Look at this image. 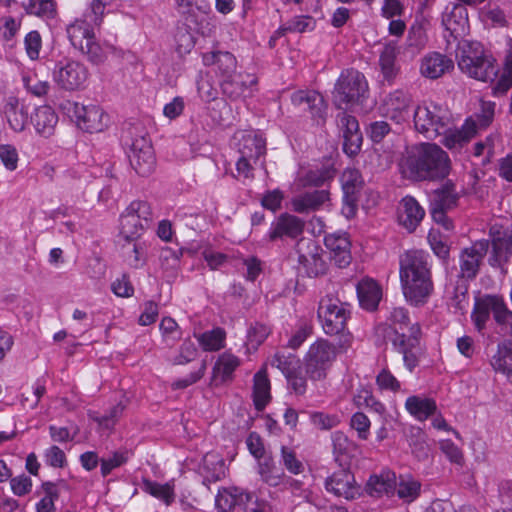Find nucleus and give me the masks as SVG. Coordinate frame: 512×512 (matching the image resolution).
I'll list each match as a JSON object with an SVG mask.
<instances>
[{
    "label": "nucleus",
    "instance_id": "774afa93",
    "mask_svg": "<svg viewBox=\"0 0 512 512\" xmlns=\"http://www.w3.org/2000/svg\"><path fill=\"white\" fill-rule=\"evenodd\" d=\"M350 427L357 432L360 440H367L370 436L371 421L363 412H355L350 419Z\"/></svg>",
    "mask_w": 512,
    "mask_h": 512
},
{
    "label": "nucleus",
    "instance_id": "2f4dec72",
    "mask_svg": "<svg viewBox=\"0 0 512 512\" xmlns=\"http://www.w3.org/2000/svg\"><path fill=\"white\" fill-rule=\"evenodd\" d=\"M3 114L9 127L14 132L24 131L28 121V111L24 103H21L16 96L6 98L3 106Z\"/></svg>",
    "mask_w": 512,
    "mask_h": 512
},
{
    "label": "nucleus",
    "instance_id": "09e8293b",
    "mask_svg": "<svg viewBox=\"0 0 512 512\" xmlns=\"http://www.w3.org/2000/svg\"><path fill=\"white\" fill-rule=\"evenodd\" d=\"M272 367H276L285 376L301 367L299 357L291 352L277 351L270 360Z\"/></svg>",
    "mask_w": 512,
    "mask_h": 512
},
{
    "label": "nucleus",
    "instance_id": "4be33fe9",
    "mask_svg": "<svg viewBox=\"0 0 512 512\" xmlns=\"http://www.w3.org/2000/svg\"><path fill=\"white\" fill-rule=\"evenodd\" d=\"M325 489L329 493L347 500L354 499L359 494L354 475L344 469L335 471L326 479Z\"/></svg>",
    "mask_w": 512,
    "mask_h": 512
},
{
    "label": "nucleus",
    "instance_id": "7c9ffc66",
    "mask_svg": "<svg viewBox=\"0 0 512 512\" xmlns=\"http://www.w3.org/2000/svg\"><path fill=\"white\" fill-rule=\"evenodd\" d=\"M454 68L453 61L447 56L432 52L424 56L420 64V73L428 79H438Z\"/></svg>",
    "mask_w": 512,
    "mask_h": 512
},
{
    "label": "nucleus",
    "instance_id": "f3484780",
    "mask_svg": "<svg viewBox=\"0 0 512 512\" xmlns=\"http://www.w3.org/2000/svg\"><path fill=\"white\" fill-rule=\"evenodd\" d=\"M411 94L404 89H395L388 93L380 105L381 114L396 123H402L410 117Z\"/></svg>",
    "mask_w": 512,
    "mask_h": 512
},
{
    "label": "nucleus",
    "instance_id": "de8ad7c7",
    "mask_svg": "<svg viewBox=\"0 0 512 512\" xmlns=\"http://www.w3.org/2000/svg\"><path fill=\"white\" fill-rule=\"evenodd\" d=\"M159 330L162 337V342L169 348L182 339L183 331L176 320L172 317L166 316L161 319Z\"/></svg>",
    "mask_w": 512,
    "mask_h": 512
},
{
    "label": "nucleus",
    "instance_id": "603ef678",
    "mask_svg": "<svg viewBox=\"0 0 512 512\" xmlns=\"http://www.w3.org/2000/svg\"><path fill=\"white\" fill-rule=\"evenodd\" d=\"M272 333V326L267 322L255 321L247 330V344L257 349Z\"/></svg>",
    "mask_w": 512,
    "mask_h": 512
},
{
    "label": "nucleus",
    "instance_id": "1a4fd4ad",
    "mask_svg": "<svg viewBox=\"0 0 512 512\" xmlns=\"http://www.w3.org/2000/svg\"><path fill=\"white\" fill-rule=\"evenodd\" d=\"M63 113L69 117L83 131L97 133L108 126V115L96 104H80L66 100L61 104Z\"/></svg>",
    "mask_w": 512,
    "mask_h": 512
},
{
    "label": "nucleus",
    "instance_id": "393cba45",
    "mask_svg": "<svg viewBox=\"0 0 512 512\" xmlns=\"http://www.w3.org/2000/svg\"><path fill=\"white\" fill-rule=\"evenodd\" d=\"M399 47L396 42L389 41L384 44L378 59L382 79L389 86L393 85L400 74V65L397 62Z\"/></svg>",
    "mask_w": 512,
    "mask_h": 512
},
{
    "label": "nucleus",
    "instance_id": "a878e982",
    "mask_svg": "<svg viewBox=\"0 0 512 512\" xmlns=\"http://www.w3.org/2000/svg\"><path fill=\"white\" fill-rule=\"evenodd\" d=\"M253 495L238 487L221 488L215 498L216 507L222 512H232L235 508L246 510Z\"/></svg>",
    "mask_w": 512,
    "mask_h": 512
},
{
    "label": "nucleus",
    "instance_id": "6e6552de",
    "mask_svg": "<svg viewBox=\"0 0 512 512\" xmlns=\"http://www.w3.org/2000/svg\"><path fill=\"white\" fill-rule=\"evenodd\" d=\"M416 130L426 138L434 139L452 125V114L443 105L430 102L419 105L414 112Z\"/></svg>",
    "mask_w": 512,
    "mask_h": 512
},
{
    "label": "nucleus",
    "instance_id": "f8f14e48",
    "mask_svg": "<svg viewBox=\"0 0 512 512\" xmlns=\"http://www.w3.org/2000/svg\"><path fill=\"white\" fill-rule=\"evenodd\" d=\"M488 252L489 240L486 239L475 240L469 247L461 249L458 258L459 278L464 281L474 280Z\"/></svg>",
    "mask_w": 512,
    "mask_h": 512
},
{
    "label": "nucleus",
    "instance_id": "cd10ccee",
    "mask_svg": "<svg viewBox=\"0 0 512 512\" xmlns=\"http://www.w3.org/2000/svg\"><path fill=\"white\" fill-rule=\"evenodd\" d=\"M330 200V192L327 189L306 191L295 196L292 201L293 211L304 214L320 210Z\"/></svg>",
    "mask_w": 512,
    "mask_h": 512
},
{
    "label": "nucleus",
    "instance_id": "a19ab883",
    "mask_svg": "<svg viewBox=\"0 0 512 512\" xmlns=\"http://www.w3.org/2000/svg\"><path fill=\"white\" fill-rule=\"evenodd\" d=\"M68 39L75 49H83L88 38H93L94 31L87 19H77L66 28Z\"/></svg>",
    "mask_w": 512,
    "mask_h": 512
},
{
    "label": "nucleus",
    "instance_id": "c756f323",
    "mask_svg": "<svg viewBox=\"0 0 512 512\" xmlns=\"http://www.w3.org/2000/svg\"><path fill=\"white\" fill-rule=\"evenodd\" d=\"M425 216V210L412 196H405L400 202L399 222L408 230L414 232Z\"/></svg>",
    "mask_w": 512,
    "mask_h": 512
},
{
    "label": "nucleus",
    "instance_id": "9b49d317",
    "mask_svg": "<svg viewBox=\"0 0 512 512\" xmlns=\"http://www.w3.org/2000/svg\"><path fill=\"white\" fill-rule=\"evenodd\" d=\"M128 158L131 167L139 176L146 177L154 171L156 157L147 134H141L132 140Z\"/></svg>",
    "mask_w": 512,
    "mask_h": 512
},
{
    "label": "nucleus",
    "instance_id": "4d7b16f0",
    "mask_svg": "<svg viewBox=\"0 0 512 512\" xmlns=\"http://www.w3.org/2000/svg\"><path fill=\"white\" fill-rule=\"evenodd\" d=\"M131 456L132 453L129 450L124 449L114 451L111 457L107 459L102 458L100 467L102 477H107L114 469L125 465Z\"/></svg>",
    "mask_w": 512,
    "mask_h": 512
},
{
    "label": "nucleus",
    "instance_id": "f704fd0d",
    "mask_svg": "<svg viewBox=\"0 0 512 512\" xmlns=\"http://www.w3.org/2000/svg\"><path fill=\"white\" fill-rule=\"evenodd\" d=\"M404 406L408 414L420 422L426 421L437 411V403L433 398L418 395L409 396Z\"/></svg>",
    "mask_w": 512,
    "mask_h": 512
},
{
    "label": "nucleus",
    "instance_id": "dca6fc26",
    "mask_svg": "<svg viewBox=\"0 0 512 512\" xmlns=\"http://www.w3.org/2000/svg\"><path fill=\"white\" fill-rule=\"evenodd\" d=\"M343 198H342V214L350 219L356 215L357 202L364 181L358 169L346 168L340 178Z\"/></svg>",
    "mask_w": 512,
    "mask_h": 512
},
{
    "label": "nucleus",
    "instance_id": "6ab92c4d",
    "mask_svg": "<svg viewBox=\"0 0 512 512\" xmlns=\"http://www.w3.org/2000/svg\"><path fill=\"white\" fill-rule=\"evenodd\" d=\"M291 102L295 107L307 110L316 125L325 124L327 105L320 93L313 90H298L292 94Z\"/></svg>",
    "mask_w": 512,
    "mask_h": 512
},
{
    "label": "nucleus",
    "instance_id": "a211bd4d",
    "mask_svg": "<svg viewBox=\"0 0 512 512\" xmlns=\"http://www.w3.org/2000/svg\"><path fill=\"white\" fill-rule=\"evenodd\" d=\"M305 222L290 213L280 214L271 224L265 234L269 242H275L284 238L296 239L304 232Z\"/></svg>",
    "mask_w": 512,
    "mask_h": 512
},
{
    "label": "nucleus",
    "instance_id": "4468645a",
    "mask_svg": "<svg viewBox=\"0 0 512 512\" xmlns=\"http://www.w3.org/2000/svg\"><path fill=\"white\" fill-rule=\"evenodd\" d=\"M88 75L86 66L74 60L60 61L53 70L54 82L66 91H76L84 88Z\"/></svg>",
    "mask_w": 512,
    "mask_h": 512
},
{
    "label": "nucleus",
    "instance_id": "20e7f679",
    "mask_svg": "<svg viewBox=\"0 0 512 512\" xmlns=\"http://www.w3.org/2000/svg\"><path fill=\"white\" fill-rule=\"evenodd\" d=\"M456 59L459 69L478 81H493L498 74L495 58L478 41H459Z\"/></svg>",
    "mask_w": 512,
    "mask_h": 512
},
{
    "label": "nucleus",
    "instance_id": "864d4df0",
    "mask_svg": "<svg viewBox=\"0 0 512 512\" xmlns=\"http://www.w3.org/2000/svg\"><path fill=\"white\" fill-rule=\"evenodd\" d=\"M143 490L153 497L164 501L166 504H170L175 497L174 489L169 484H160L150 479H143Z\"/></svg>",
    "mask_w": 512,
    "mask_h": 512
},
{
    "label": "nucleus",
    "instance_id": "39448f33",
    "mask_svg": "<svg viewBox=\"0 0 512 512\" xmlns=\"http://www.w3.org/2000/svg\"><path fill=\"white\" fill-rule=\"evenodd\" d=\"M339 353L341 352L338 343L334 345L325 338H318L310 344L303 357L304 371L309 380H325Z\"/></svg>",
    "mask_w": 512,
    "mask_h": 512
},
{
    "label": "nucleus",
    "instance_id": "69168bd1",
    "mask_svg": "<svg viewBox=\"0 0 512 512\" xmlns=\"http://www.w3.org/2000/svg\"><path fill=\"white\" fill-rule=\"evenodd\" d=\"M197 356V347L190 338L183 340L179 347L178 354L172 359L173 365H186L192 362Z\"/></svg>",
    "mask_w": 512,
    "mask_h": 512
},
{
    "label": "nucleus",
    "instance_id": "5701e85b",
    "mask_svg": "<svg viewBox=\"0 0 512 512\" xmlns=\"http://www.w3.org/2000/svg\"><path fill=\"white\" fill-rule=\"evenodd\" d=\"M324 244L339 268H345L351 263V242L346 232L338 231L326 235Z\"/></svg>",
    "mask_w": 512,
    "mask_h": 512
},
{
    "label": "nucleus",
    "instance_id": "13d9d810",
    "mask_svg": "<svg viewBox=\"0 0 512 512\" xmlns=\"http://www.w3.org/2000/svg\"><path fill=\"white\" fill-rule=\"evenodd\" d=\"M333 453L337 461H341L343 457L349 456L355 449V444L342 431L332 433Z\"/></svg>",
    "mask_w": 512,
    "mask_h": 512
},
{
    "label": "nucleus",
    "instance_id": "2eb2a0df",
    "mask_svg": "<svg viewBox=\"0 0 512 512\" xmlns=\"http://www.w3.org/2000/svg\"><path fill=\"white\" fill-rule=\"evenodd\" d=\"M489 252L488 263L492 268L506 271L507 264L512 257V243L508 236V229L494 224L489 228Z\"/></svg>",
    "mask_w": 512,
    "mask_h": 512
},
{
    "label": "nucleus",
    "instance_id": "680f3d73",
    "mask_svg": "<svg viewBox=\"0 0 512 512\" xmlns=\"http://www.w3.org/2000/svg\"><path fill=\"white\" fill-rule=\"evenodd\" d=\"M126 209L132 213L138 220L144 222L145 225H150L154 220V213L151 204L145 200H133Z\"/></svg>",
    "mask_w": 512,
    "mask_h": 512
},
{
    "label": "nucleus",
    "instance_id": "9d476101",
    "mask_svg": "<svg viewBox=\"0 0 512 512\" xmlns=\"http://www.w3.org/2000/svg\"><path fill=\"white\" fill-rule=\"evenodd\" d=\"M369 87L365 75L356 69L341 72L334 87V101L340 108L345 104L361 103L368 94Z\"/></svg>",
    "mask_w": 512,
    "mask_h": 512
},
{
    "label": "nucleus",
    "instance_id": "4c0bfd02",
    "mask_svg": "<svg viewBox=\"0 0 512 512\" xmlns=\"http://www.w3.org/2000/svg\"><path fill=\"white\" fill-rule=\"evenodd\" d=\"M237 78L239 79L240 86L236 89H232V85L228 82L220 83L223 94L231 100H236L246 93L251 95L254 91L257 90L256 87L258 85V78L254 73L239 72L237 74Z\"/></svg>",
    "mask_w": 512,
    "mask_h": 512
},
{
    "label": "nucleus",
    "instance_id": "bf43d9fd",
    "mask_svg": "<svg viewBox=\"0 0 512 512\" xmlns=\"http://www.w3.org/2000/svg\"><path fill=\"white\" fill-rule=\"evenodd\" d=\"M457 203L458 194L455 192L454 188L451 186H445L442 189L435 191V197L432 205L448 211L456 207Z\"/></svg>",
    "mask_w": 512,
    "mask_h": 512
},
{
    "label": "nucleus",
    "instance_id": "c85d7f7f",
    "mask_svg": "<svg viewBox=\"0 0 512 512\" xmlns=\"http://www.w3.org/2000/svg\"><path fill=\"white\" fill-rule=\"evenodd\" d=\"M442 24L454 40L464 36L469 27L467 9L462 5H453L449 12L443 14Z\"/></svg>",
    "mask_w": 512,
    "mask_h": 512
},
{
    "label": "nucleus",
    "instance_id": "6e6d98bb",
    "mask_svg": "<svg viewBox=\"0 0 512 512\" xmlns=\"http://www.w3.org/2000/svg\"><path fill=\"white\" fill-rule=\"evenodd\" d=\"M388 320L390 324L385 329V333L392 330H399L400 332L410 331V327L414 323L411 322L408 310L403 307L393 308Z\"/></svg>",
    "mask_w": 512,
    "mask_h": 512
},
{
    "label": "nucleus",
    "instance_id": "3c124183",
    "mask_svg": "<svg viewBox=\"0 0 512 512\" xmlns=\"http://www.w3.org/2000/svg\"><path fill=\"white\" fill-rule=\"evenodd\" d=\"M23 87L33 97L44 98L48 95L51 85L47 80L39 79L36 73H27L22 76Z\"/></svg>",
    "mask_w": 512,
    "mask_h": 512
},
{
    "label": "nucleus",
    "instance_id": "0eeeda50",
    "mask_svg": "<svg viewBox=\"0 0 512 512\" xmlns=\"http://www.w3.org/2000/svg\"><path fill=\"white\" fill-rule=\"evenodd\" d=\"M385 339L391 344L392 351L402 356L403 365L412 372L420 361L422 354V328L418 322L413 323L410 331L392 330L384 333Z\"/></svg>",
    "mask_w": 512,
    "mask_h": 512
},
{
    "label": "nucleus",
    "instance_id": "0e129e2a",
    "mask_svg": "<svg viewBox=\"0 0 512 512\" xmlns=\"http://www.w3.org/2000/svg\"><path fill=\"white\" fill-rule=\"evenodd\" d=\"M43 459L47 466L62 469L68 465L65 452L57 445H52L44 450Z\"/></svg>",
    "mask_w": 512,
    "mask_h": 512
},
{
    "label": "nucleus",
    "instance_id": "7ed1b4c3",
    "mask_svg": "<svg viewBox=\"0 0 512 512\" xmlns=\"http://www.w3.org/2000/svg\"><path fill=\"white\" fill-rule=\"evenodd\" d=\"M352 306L342 302L337 295L326 293L319 300L317 317L328 336H338L340 352H347L353 344V335L347 328V322L351 318Z\"/></svg>",
    "mask_w": 512,
    "mask_h": 512
},
{
    "label": "nucleus",
    "instance_id": "ea45409f",
    "mask_svg": "<svg viewBox=\"0 0 512 512\" xmlns=\"http://www.w3.org/2000/svg\"><path fill=\"white\" fill-rule=\"evenodd\" d=\"M241 157L250 158L254 163L266 154V142L261 135L245 134L239 144Z\"/></svg>",
    "mask_w": 512,
    "mask_h": 512
},
{
    "label": "nucleus",
    "instance_id": "423d86ee",
    "mask_svg": "<svg viewBox=\"0 0 512 512\" xmlns=\"http://www.w3.org/2000/svg\"><path fill=\"white\" fill-rule=\"evenodd\" d=\"M290 257L297 263V271L309 278L323 276L328 272L329 267L324 259V250L314 239L300 238Z\"/></svg>",
    "mask_w": 512,
    "mask_h": 512
},
{
    "label": "nucleus",
    "instance_id": "f03ea898",
    "mask_svg": "<svg viewBox=\"0 0 512 512\" xmlns=\"http://www.w3.org/2000/svg\"><path fill=\"white\" fill-rule=\"evenodd\" d=\"M405 166L410 177L415 180H443L450 173L451 160L439 145L423 142L412 149Z\"/></svg>",
    "mask_w": 512,
    "mask_h": 512
},
{
    "label": "nucleus",
    "instance_id": "79ce46f5",
    "mask_svg": "<svg viewBox=\"0 0 512 512\" xmlns=\"http://www.w3.org/2000/svg\"><path fill=\"white\" fill-rule=\"evenodd\" d=\"M257 472L260 479L270 487H278L285 478V473L276 466L272 456L258 461Z\"/></svg>",
    "mask_w": 512,
    "mask_h": 512
},
{
    "label": "nucleus",
    "instance_id": "052dcab7",
    "mask_svg": "<svg viewBox=\"0 0 512 512\" xmlns=\"http://www.w3.org/2000/svg\"><path fill=\"white\" fill-rule=\"evenodd\" d=\"M375 383L380 391L398 393L401 390V382L388 367L382 368L375 378Z\"/></svg>",
    "mask_w": 512,
    "mask_h": 512
},
{
    "label": "nucleus",
    "instance_id": "49530a36",
    "mask_svg": "<svg viewBox=\"0 0 512 512\" xmlns=\"http://www.w3.org/2000/svg\"><path fill=\"white\" fill-rule=\"evenodd\" d=\"M28 15H33L43 20H50L57 15L55 0H28L23 4Z\"/></svg>",
    "mask_w": 512,
    "mask_h": 512
},
{
    "label": "nucleus",
    "instance_id": "473e14b6",
    "mask_svg": "<svg viewBox=\"0 0 512 512\" xmlns=\"http://www.w3.org/2000/svg\"><path fill=\"white\" fill-rule=\"evenodd\" d=\"M253 405L257 411H263L271 401V382L267 367H261L253 376Z\"/></svg>",
    "mask_w": 512,
    "mask_h": 512
},
{
    "label": "nucleus",
    "instance_id": "aec40b11",
    "mask_svg": "<svg viewBox=\"0 0 512 512\" xmlns=\"http://www.w3.org/2000/svg\"><path fill=\"white\" fill-rule=\"evenodd\" d=\"M241 359L230 351L218 355L211 372L210 384L219 387L233 382L235 371L240 367Z\"/></svg>",
    "mask_w": 512,
    "mask_h": 512
},
{
    "label": "nucleus",
    "instance_id": "e433bc0d",
    "mask_svg": "<svg viewBox=\"0 0 512 512\" xmlns=\"http://www.w3.org/2000/svg\"><path fill=\"white\" fill-rule=\"evenodd\" d=\"M237 78L239 79L240 86L236 89H232V85L228 82L220 83L223 94L231 100H236L246 93L251 95L254 91L257 90L256 87L258 85V78L254 73L239 72L237 74Z\"/></svg>",
    "mask_w": 512,
    "mask_h": 512
},
{
    "label": "nucleus",
    "instance_id": "c9c22d12",
    "mask_svg": "<svg viewBox=\"0 0 512 512\" xmlns=\"http://www.w3.org/2000/svg\"><path fill=\"white\" fill-rule=\"evenodd\" d=\"M422 491V483L411 474H400L396 478L395 493L404 504L415 502Z\"/></svg>",
    "mask_w": 512,
    "mask_h": 512
},
{
    "label": "nucleus",
    "instance_id": "72a5a7b5",
    "mask_svg": "<svg viewBox=\"0 0 512 512\" xmlns=\"http://www.w3.org/2000/svg\"><path fill=\"white\" fill-rule=\"evenodd\" d=\"M360 306L367 311H374L382 298L381 286L372 278H364L356 286Z\"/></svg>",
    "mask_w": 512,
    "mask_h": 512
},
{
    "label": "nucleus",
    "instance_id": "8fccbe9b",
    "mask_svg": "<svg viewBox=\"0 0 512 512\" xmlns=\"http://www.w3.org/2000/svg\"><path fill=\"white\" fill-rule=\"evenodd\" d=\"M491 295H485L477 298L474 304L471 318L474 322L476 329L480 332L486 327V323L491 314Z\"/></svg>",
    "mask_w": 512,
    "mask_h": 512
},
{
    "label": "nucleus",
    "instance_id": "5fc2aeb1",
    "mask_svg": "<svg viewBox=\"0 0 512 512\" xmlns=\"http://www.w3.org/2000/svg\"><path fill=\"white\" fill-rule=\"evenodd\" d=\"M40 491L43 493V497L35 505L36 512H56L55 502L59 498L51 481L42 482Z\"/></svg>",
    "mask_w": 512,
    "mask_h": 512
},
{
    "label": "nucleus",
    "instance_id": "c03bdc74",
    "mask_svg": "<svg viewBox=\"0 0 512 512\" xmlns=\"http://www.w3.org/2000/svg\"><path fill=\"white\" fill-rule=\"evenodd\" d=\"M496 103L493 101H481L480 110L467 117L474 124L475 136L479 131L487 129L494 121Z\"/></svg>",
    "mask_w": 512,
    "mask_h": 512
},
{
    "label": "nucleus",
    "instance_id": "412c9836",
    "mask_svg": "<svg viewBox=\"0 0 512 512\" xmlns=\"http://www.w3.org/2000/svg\"><path fill=\"white\" fill-rule=\"evenodd\" d=\"M202 63L206 67L214 66V73L224 81L236 73L237 59L228 51H210L202 54Z\"/></svg>",
    "mask_w": 512,
    "mask_h": 512
},
{
    "label": "nucleus",
    "instance_id": "f257e3e1",
    "mask_svg": "<svg viewBox=\"0 0 512 512\" xmlns=\"http://www.w3.org/2000/svg\"><path fill=\"white\" fill-rule=\"evenodd\" d=\"M433 260L424 250H407L399 259V278L406 301L415 307L425 305L434 292Z\"/></svg>",
    "mask_w": 512,
    "mask_h": 512
},
{
    "label": "nucleus",
    "instance_id": "e2e57ef3",
    "mask_svg": "<svg viewBox=\"0 0 512 512\" xmlns=\"http://www.w3.org/2000/svg\"><path fill=\"white\" fill-rule=\"evenodd\" d=\"M281 462L285 469L294 475H299L304 471V464L298 459L294 449L288 446H281Z\"/></svg>",
    "mask_w": 512,
    "mask_h": 512
},
{
    "label": "nucleus",
    "instance_id": "58836bf2",
    "mask_svg": "<svg viewBox=\"0 0 512 512\" xmlns=\"http://www.w3.org/2000/svg\"><path fill=\"white\" fill-rule=\"evenodd\" d=\"M396 474L390 470H383L379 475L370 476L367 486L371 495L392 496L396 489Z\"/></svg>",
    "mask_w": 512,
    "mask_h": 512
},
{
    "label": "nucleus",
    "instance_id": "b1692460",
    "mask_svg": "<svg viewBox=\"0 0 512 512\" xmlns=\"http://www.w3.org/2000/svg\"><path fill=\"white\" fill-rule=\"evenodd\" d=\"M58 120V114L50 105H39L30 115V123L35 133L43 138L54 135Z\"/></svg>",
    "mask_w": 512,
    "mask_h": 512
},
{
    "label": "nucleus",
    "instance_id": "338daca9",
    "mask_svg": "<svg viewBox=\"0 0 512 512\" xmlns=\"http://www.w3.org/2000/svg\"><path fill=\"white\" fill-rule=\"evenodd\" d=\"M126 405L119 402L114 405L107 414L102 416L93 417L92 419L98 423L101 428L113 429L119 418L122 416Z\"/></svg>",
    "mask_w": 512,
    "mask_h": 512
},
{
    "label": "nucleus",
    "instance_id": "bb28decb",
    "mask_svg": "<svg viewBox=\"0 0 512 512\" xmlns=\"http://www.w3.org/2000/svg\"><path fill=\"white\" fill-rule=\"evenodd\" d=\"M440 136H443L441 144L444 147L459 152L475 137L474 124L470 119H465L460 128L453 129L451 125L447 126L446 131Z\"/></svg>",
    "mask_w": 512,
    "mask_h": 512
},
{
    "label": "nucleus",
    "instance_id": "ddd939ff",
    "mask_svg": "<svg viewBox=\"0 0 512 512\" xmlns=\"http://www.w3.org/2000/svg\"><path fill=\"white\" fill-rule=\"evenodd\" d=\"M149 228L144 222L138 220L132 213L125 209L120 215V235L132 244L131 255L127 257L128 263L133 268L143 265L142 247L136 243L143 233Z\"/></svg>",
    "mask_w": 512,
    "mask_h": 512
},
{
    "label": "nucleus",
    "instance_id": "37998d69",
    "mask_svg": "<svg viewBox=\"0 0 512 512\" xmlns=\"http://www.w3.org/2000/svg\"><path fill=\"white\" fill-rule=\"evenodd\" d=\"M198 343L205 352H216L226 345V332L221 327H215L197 336Z\"/></svg>",
    "mask_w": 512,
    "mask_h": 512
},
{
    "label": "nucleus",
    "instance_id": "a18cd8bd",
    "mask_svg": "<svg viewBox=\"0 0 512 512\" xmlns=\"http://www.w3.org/2000/svg\"><path fill=\"white\" fill-rule=\"evenodd\" d=\"M495 371L505 374L512 382V342L499 345L497 353L491 359Z\"/></svg>",
    "mask_w": 512,
    "mask_h": 512
}]
</instances>
